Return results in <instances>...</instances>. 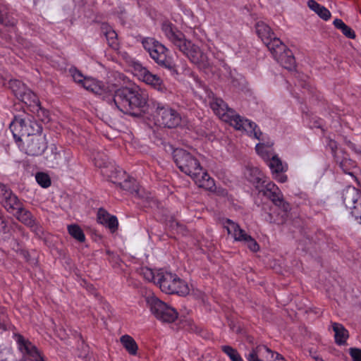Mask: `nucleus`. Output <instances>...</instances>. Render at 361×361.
I'll use <instances>...</instances> for the list:
<instances>
[{"label": "nucleus", "instance_id": "1", "mask_svg": "<svg viewBox=\"0 0 361 361\" xmlns=\"http://www.w3.org/2000/svg\"><path fill=\"white\" fill-rule=\"evenodd\" d=\"M161 30L166 37L193 63L200 67L209 65L208 57L200 47L185 38V35L173 24H162Z\"/></svg>", "mask_w": 361, "mask_h": 361}, {"label": "nucleus", "instance_id": "28", "mask_svg": "<svg viewBox=\"0 0 361 361\" xmlns=\"http://www.w3.org/2000/svg\"><path fill=\"white\" fill-rule=\"evenodd\" d=\"M273 143H259L256 145L257 154L267 162L275 154L272 148Z\"/></svg>", "mask_w": 361, "mask_h": 361}, {"label": "nucleus", "instance_id": "31", "mask_svg": "<svg viewBox=\"0 0 361 361\" xmlns=\"http://www.w3.org/2000/svg\"><path fill=\"white\" fill-rule=\"evenodd\" d=\"M339 166L344 173L355 178L357 171L355 163L350 159L344 158L339 162Z\"/></svg>", "mask_w": 361, "mask_h": 361}, {"label": "nucleus", "instance_id": "25", "mask_svg": "<svg viewBox=\"0 0 361 361\" xmlns=\"http://www.w3.org/2000/svg\"><path fill=\"white\" fill-rule=\"evenodd\" d=\"M7 212L14 214L18 210L20 209L23 204L20 202L18 197L11 192L5 200L0 202Z\"/></svg>", "mask_w": 361, "mask_h": 361}, {"label": "nucleus", "instance_id": "9", "mask_svg": "<svg viewBox=\"0 0 361 361\" xmlns=\"http://www.w3.org/2000/svg\"><path fill=\"white\" fill-rule=\"evenodd\" d=\"M223 225L228 233L231 235L235 241L243 243L252 252L259 250V246L256 240L240 228L238 224L230 219H226Z\"/></svg>", "mask_w": 361, "mask_h": 361}, {"label": "nucleus", "instance_id": "46", "mask_svg": "<svg viewBox=\"0 0 361 361\" xmlns=\"http://www.w3.org/2000/svg\"><path fill=\"white\" fill-rule=\"evenodd\" d=\"M274 178L280 183H285L287 181V176L281 173H274Z\"/></svg>", "mask_w": 361, "mask_h": 361}, {"label": "nucleus", "instance_id": "23", "mask_svg": "<svg viewBox=\"0 0 361 361\" xmlns=\"http://www.w3.org/2000/svg\"><path fill=\"white\" fill-rule=\"evenodd\" d=\"M333 331H334L335 342L338 345H343L349 336L348 330L340 323L331 322Z\"/></svg>", "mask_w": 361, "mask_h": 361}, {"label": "nucleus", "instance_id": "40", "mask_svg": "<svg viewBox=\"0 0 361 361\" xmlns=\"http://www.w3.org/2000/svg\"><path fill=\"white\" fill-rule=\"evenodd\" d=\"M142 45L145 49L149 54L152 52L153 49H154L157 47V44H159V42L156 41L153 38L147 37L145 38L142 41Z\"/></svg>", "mask_w": 361, "mask_h": 361}, {"label": "nucleus", "instance_id": "49", "mask_svg": "<svg viewBox=\"0 0 361 361\" xmlns=\"http://www.w3.org/2000/svg\"><path fill=\"white\" fill-rule=\"evenodd\" d=\"M348 146H349L351 149H353V150H355L357 153H358V154H361V147H359V149H357V147H356L354 143H353V142H350V141L348 142Z\"/></svg>", "mask_w": 361, "mask_h": 361}, {"label": "nucleus", "instance_id": "5", "mask_svg": "<svg viewBox=\"0 0 361 361\" xmlns=\"http://www.w3.org/2000/svg\"><path fill=\"white\" fill-rule=\"evenodd\" d=\"M173 158L178 169L190 177H195L201 173L199 161L190 152L183 149H176L173 152Z\"/></svg>", "mask_w": 361, "mask_h": 361}, {"label": "nucleus", "instance_id": "54", "mask_svg": "<svg viewBox=\"0 0 361 361\" xmlns=\"http://www.w3.org/2000/svg\"><path fill=\"white\" fill-rule=\"evenodd\" d=\"M315 361H324L322 357H319L318 356L314 357Z\"/></svg>", "mask_w": 361, "mask_h": 361}, {"label": "nucleus", "instance_id": "2", "mask_svg": "<svg viewBox=\"0 0 361 361\" xmlns=\"http://www.w3.org/2000/svg\"><path fill=\"white\" fill-rule=\"evenodd\" d=\"M148 101L147 92L138 87H121L114 91L113 102L116 107L124 114H137Z\"/></svg>", "mask_w": 361, "mask_h": 361}, {"label": "nucleus", "instance_id": "3", "mask_svg": "<svg viewBox=\"0 0 361 361\" xmlns=\"http://www.w3.org/2000/svg\"><path fill=\"white\" fill-rule=\"evenodd\" d=\"M210 106L213 111L222 121L229 123L236 130H245L247 133L252 134L257 140H262V133L257 129V125L248 119H245L234 110L228 107L226 104L219 98H215L210 102Z\"/></svg>", "mask_w": 361, "mask_h": 361}, {"label": "nucleus", "instance_id": "14", "mask_svg": "<svg viewBox=\"0 0 361 361\" xmlns=\"http://www.w3.org/2000/svg\"><path fill=\"white\" fill-rule=\"evenodd\" d=\"M135 71L137 72V75L139 76L140 79L146 84L152 86L153 88L161 92H164L166 90L165 85L163 84L162 80L158 75L150 73L141 64L136 63L135 65Z\"/></svg>", "mask_w": 361, "mask_h": 361}, {"label": "nucleus", "instance_id": "30", "mask_svg": "<svg viewBox=\"0 0 361 361\" xmlns=\"http://www.w3.org/2000/svg\"><path fill=\"white\" fill-rule=\"evenodd\" d=\"M272 173H283L287 170V166L284 165L276 154L267 161Z\"/></svg>", "mask_w": 361, "mask_h": 361}, {"label": "nucleus", "instance_id": "35", "mask_svg": "<svg viewBox=\"0 0 361 361\" xmlns=\"http://www.w3.org/2000/svg\"><path fill=\"white\" fill-rule=\"evenodd\" d=\"M221 350L230 358L231 361H243L238 352L230 345H222Z\"/></svg>", "mask_w": 361, "mask_h": 361}, {"label": "nucleus", "instance_id": "21", "mask_svg": "<svg viewBox=\"0 0 361 361\" xmlns=\"http://www.w3.org/2000/svg\"><path fill=\"white\" fill-rule=\"evenodd\" d=\"M112 182L118 185L123 190L128 191L134 197L142 198V195L140 192V188L134 179H126L123 182H118L117 180H112Z\"/></svg>", "mask_w": 361, "mask_h": 361}, {"label": "nucleus", "instance_id": "10", "mask_svg": "<svg viewBox=\"0 0 361 361\" xmlns=\"http://www.w3.org/2000/svg\"><path fill=\"white\" fill-rule=\"evenodd\" d=\"M248 361H285L279 353H274L264 345H258L245 355Z\"/></svg>", "mask_w": 361, "mask_h": 361}, {"label": "nucleus", "instance_id": "12", "mask_svg": "<svg viewBox=\"0 0 361 361\" xmlns=\"http://www.w3.org/2000/svg\"><path fill=\"white\" fill-rule=\"evenodd\" d=\"M256 32L269 51L274 49V47L281 49L284 48V44L276 37L268 24H257Z\"/></svg>", "mask_w": 361, "mask_h": 361}, {"label": "nucleus", "instance_id": "22", "mask_svg": "<svg viewBox=\"0 0 361 361\" xmlns=\"http://www.w3.org/2000/svg\"><path fill=\"white\" fill-rule=\"evenodd\" d=\"M63 155L61 150H59L54 145L50 147L49 152L45 159L47 164L51 168L58 167L62 161Z\"/></svg>", "mask_w": 361, "mask_h": 361}, {"label": "nucleus", "instance_id": "11", "mask_svg": "<svg viewBox=\"0 0 361 361\" xmlns=\"http://www.w3.org/2000/svg\"><path fill=\"white\" fill-rule=\"evenodd\" d=\"M85 90L95 94L102 96L104 99L114 96L116 87L113 85H106L102 81L92 78H87L82 86Z\"/></svg>", "mask_w": 361, "mask_h": 361}, {"label": "nucleus", "instance_id": "17", "mask_svg": "<svg viewBox=\"0 0 361 361\" xmlns=\"http://www.w3.org/2000/svg\"><path fill=\"white\" fill-rule=\"evenodd\" d=\"M274 59L285 68L292 70L295 67V58L290 50L288 49L284 45L283 49H279L274 47V49L270 50Z\"/></svg>", "mask_w": 361, "mask_h": 361}, {"label": "nucleus", "instance_id": "51", "mask_svg": "<svg viewBox=\"0 0 361 361\" xmlns=\"http://www.w3.org/2000/svg\"><path fill=\"white\" fill-rule=\"evenodd\" d=\"M33 361H44L43 357L39 355L37 358H35Z\"/></svg>", "mask_w": 361, "mask_h": 361}, {"label": "nucleus", "instance_id": "41", "mask_svg": "<svg viewBox=\"0 0 361 361\" xmlns=\"http://www.w3.org/2000/svg\"><path fill=\"white\" fill-rule=\"evenodd\" d=\"M70 73L74 81L82 87L85 80L87 78L84 77L81 72L75 68H71Z\"/></svg>", "mask_w": 361, "mask_h": 361}, {"label": "nucleus", "instance_id": "16", "mask_svg": "<svg viewBox=\"0 0 361 361\" xmlns=\"http://www.w3.org/2000/svg\"><path fill=\"white\" fill-rule=\"evenodd\" d=\"M25 143V152L30 156L41 155L47 148L45 137L41 135L28 137Z\"/></svg>", "mask_w": 361, "mask_h": 361}, {"label": "nucleus", "instance_id": "32", "mask_svg": "<svg viewBox=\"0 0 361 361\" xmlns=\"http://www.w3.org/2000/svg\"><path fill=\"white\" fill-rule=\"evenodd\" d=\"M68 233L76 240L82 243L85 240V235L81 228L77 224H71L68 227Z\"/></svg>", "mask_w": 361, "mask_h": 361}, {"label": "nucleus", "instance_id": "52", "mask_svg": "<svg viewBox=\"0 0 361 361\" xmlns=\"http://www.w3.org/2000/svg\"><path fill=\"white\" fill-rule=\"evenodd\" d=\"M25 126H26V128L29 130H30V123H29V120H25Z\"/></svg>", "mask_w": 361, "mask_h": 361}, {"label": "nucleus", "instance_id": "55", "mask_svg": "<svg viewBox=\"0 0 361 361\" xmlns=\"http://www.w3.org/2000/svg\"><path fill=\"white\" fill-rule=\"evenodd\" d=\"M96 165L98 166L99 167L106 166L105 164H99L98 163L97 161H96Z\"/></svg>", "mask_w": 361, "mask_h": 361}, {"label": "nucleus", "instance_id": "26", "mask_svg": "<svg viewBox=\"0 0 361 361\" xmlns=\"http://www.w3.org/2000/svg\"><path fill=\"white\" fill-rule=\"evenodd\" d=\"M13 215H15L20 222L30 228H34L36 226L35 219L33 216L23 207L18 210Z\"/></svg>", "mask_w": 361, "mask_h": 361}, {"label": "nucleus", "instance_id": "36", "mask_svg": "<svg viewBox=\"0 0 361 361\" xmlns=\"http://www.w3.org/2000/svg\"><path fill=\"white\" fill-rule=\"evenodd\" d=\"M159 270L154 271L148 267H142L140 274L148 281H153L157 284V272Z\"/></svg>", "mask_w": 361, "mask_h": 361}, {"label": "nucleus", "instance_id": "53", "mask_svg": "<svg viewBox=\"0 0 361 361\" xmlns=\"http://www.w3.org/2000/svg\"><path fill=\"white\" fill-rule=\"evenodd\" d=\"M333 23H343L342 20L341 19H338V18H336L334 19V20L333 21Z\"/></svg>", "mask_w": 361, "mask_h": 361}, {"label": "nucleus", "instance_id": "48", "mask_svg": "<svg viewBox=\"0 0 361 361\" xmlns=\"http://www.w3.org/2000/svg\"><path fill=\"white\" fill-rule=\"evenodd\" d=\"M8 231L7 224L2 216H0V233H6Z\"/></svg>", "mask_w": 361, "mask_h": 361}, {"label": "nucleus", "instance_id": "8", "mask_svg": "<svg viewBox=\"0 0 361 361\" xmlns=\"http://www.w3.org/2000/svg\"><path fill=\"white\" fill-rule=\"evenodd\" d=\"M154 107L155 108L156 121L159 126L171 128L180 124L181 118L179 114L169 106L155 102Z\"/></svg>", "mask_w": 361, "mask_h": 361}, {"label": "nucleus", "instance_id": "56", "mask_svg": "<svg viewBox=\"0 0 361 361\" xmlns=\"http://www.w3.org/2000/svg\"><path fill=\"white\" fill-rule=\"evenodd\" d=\"M118 174L121 175V176H124V172L121 171H119L118 172Z\"/></svg>", "mask_w": 361, "mask_h": 361}, {"label": "nucleus", "instance_id": "33", "mask_svg": "<svg viewBox=\"0 0 361 361\" xmlns=\"http://www.w3.org/2000/svg\"><path fill=\"white\" fill-rule=\"evenodd\" d=\"M25 104L29 105H38L39 99L37 96L29 88H27L23 94L19 97Z\"/></svg>", "mask_w": 361, "mask_h": 361}, {"label": "nucleus", "instance_id": "44", "mask_svg": "<svg viewBox=\"0 0 361 361\" xmlns=\"http://www.w3.org/2000/svg\"><path fill=\"white\" fill-rule=\"evenodd\" d=\"M350 354L353 361H361V350L359 348H352L350 349Z\"/></svg>", "mask_w": 361, "mask_h": 361}, {"label": "nucleus", "instance_id": "47", "mask_svg": "<svg viewBox=\"0 0 361 361\" xmlns=\"http://www.w3.org/2000/svg\"><path fill=\"white\" fill-rule=\"evenodd\" d=\"M82 350L80 353H79L78 354V356L80 357H82V358H86L87 354H88V352H89V348L87 345H85V343H82Z\"/></svg>", "mask_w": 361, "mask_h": 361}, {"label": "nucleus", "instance_id": "34", "mask_svg": "<svg viewBox=\"0 0 361 361\" xmlns=\"http://www.w3.org/2000/svg\"><path fill=\"white\" fill-rule=\"evenodd\" d=\"M9 87L18 99L27 88L24 83L18 80H11Z\"/></svg>", "mask_w": 361, "mask_h": 361}, {"label": "nucleus", "instance_id": "6", "mask_svg": "<svg viewBox=\"0 0 361 361\" xmlns=\"http://www.w3.org/2000/svg\"><path fill=\"white\" fill-rule=\"evenodd\" d=\"M146 302L152 314L162 322L171 323L178 317V312L173 307L153 295L146 298Z\"/></svg>", "mask_w": 361, "mask_h": 361}, {"label": "nucleus", "instance_id": "45", "mask_svg": "<svg viewBox=\"0 0 361 361\" xmlns=\"http://www.w3.org/2000/svg\"><path fill=\"white\" fill-rule=\"evenodd\" d=\"M250 172L253 173L255 175H256V178L255 179L252 180V181H256L257 183H260V182L264 183V175L261 173V171H259L258 169H257V168L252 169H250Z\"/></svg>", "mask_w": 361, "mask_h": 361}, {"label": "nucleus", "instance_id": "39", "mask_svg": "<svg viewBox=\"0 0 361 361\" xmlns=\"http://www.w3.org/2000/svg\"><path fill=\"white\" fill-rule=\"evenodd\" d=\"M336 27L341 30L342 33L350 39H354L355 37V31L350 27L347 24H334Z\"/></svg>", "mask_w": 361, "mask_h": 361}, {"label": "nucleus", "instance_id": "15", "mask_svg": "<svg viewBox=\"0 0 361 361\" xmlns=\"http://www.w3.org/2000/svg\"><path fill=\"white\" fill-rule=\"evenodd\" d=\"M263 193L283 211L286 212L290 209L289 204L284 201L282 193L274 183H268L263 190Z\"/></svg>", "mask_w": 361, "mask_h": 361}, {"label": "nucleus", "instance_id": "27", "mask_svg": "<svg viewBox=\"0 0 361 361\" xmlns=\"http://www.w3.org/2000/svg\"><path fill=\"white\" fill-rule=\"evenodd\" d=\"M308 7L316 13L323 20H328L331 17L330 11L324 6L319 4L314 0H309L307 1Z\"/></svg>", "mask_w": 361, "mask_h": 361}, {"label": "nucleus", "instance_id": "19", "mask_svg": "<svg viewBox=\"0 0 361 361\" xmlns=\"http://www.w3.org/2000/svg\"><path fill=\"white\" fill-rule=\"evenodd\" d=\"M16 341L21 353L23 355H28L32 361L40 355L35 345L23 336L20 335L17 336Z\"/></svg>", "mask_w": 361, "mask_h": 361}, {"label": "nucleus", "instance_id": "20", "mask_svg": "<svg viewBox=\"0 0 361 361\" xmlns=\"http://www.w3.org/2000/svg\"><path fill=\"white\" fill-rule=\"evenodd\" d=\"M97 221L99 224L109 228L112 232L118 228V220L115 216L111 215L105 209L100 208L97 212Z\"/></svg>", "mask_w": 361, "mask_h": 361}, {"label": "nucleus", "instance_id": "43", "mask_svg": "<svg viewBox=\"0 0 361 361\" xmlns=\"http://www.w3.org/2000/svg\"><path fill=\"white\" fill-rule=\"evenodd\" d=\"M11 192L6 185L0 183V202L5 200V198H7Z\"/></svg>", "mask_w": 361, "mask_h": 361}, {"label": "nucleus", "instance_id": "42", "mask_svg": "<svg viewBox=\"0 0 361 361\" xmlns=\"http://www.w3.org/2000/svg\"><path fill=\"white\" fill-rule=\"evenodd\" d=\"M30 123V128L28 131H30V135H41V133L42 131V127L36 121H30L29 120Z\"/></svg>", "mask_w": 361, "mask_h": 361}, {"label": "nucleus", "instance_id": "37", "mask_svg": "<svg viewBox=\"0 0 361 361\" xmlns=\"http://www.w3.org/2000/svg\"><path fill=\"white\" fill-rule=\"evenodd\" d=\"M105 36L109 47L113 49H118V42L116 32L113 30H109L106 31Z\"/></svg>", "mask_w": 361, "mask_h": 361}, {"label": "nucleus", "instance_id": "13", "mask_svg": "<svg viewBox=\"0 0 361 361\" xmlns=\"http://www.w3.org/2000/svg\"><path fill=\"white\" fill-rule=\"evenodd\" d=\"M166 52V48L159 43L149 54L157 64L168 69L172 73H176L177 71L173 59L167 55Z\"/></svg>", "mask_w": 361, "mask_h": 361}, {"label": "nucleus", "instance_id": "29", "mask_svg": "<svg viewBox=\"0 0 361 361\" xmlns=\"http://www.w3.org/2000/svg\"><path fill=\"white\" fill-rule=\"evenodd\" d=\"M121 343L129 354L135 355L137 353L138 347L135 341L129 335L122 336L120 338Z\"/></svg>", "mask_w": 361, "mask_h": 361}, {"label": "nucleus", "instance_id": "50", "mask_svg": "<svg viewBox=\"0 0 361 361\" xmlns=\"http://www.w3.org/2000/svg\"><path fill=\"white\" fill-rule=\"evenodd\" d=\"M329 146L333 151L337 148L336 142L334 140L329 141Z\"/></svg>", "mask_w": 361, "mask_h": 361}, {"label": "nucleus", "instance_id": "18", "mask_svg": "<svg viewBox=\"0 0 361 361\" xmlns=\"http://www.w3.org/2000/svg\"><path fill=\"white\" fill-rule=\"evenodd\" d=\"M9 128L16 142L21 141L22 137L25 136H26L27 138L30 137V131H28L26 128L25 119L19 116L15 117L13 121L11 123Z\"/></svg>", "mask_w": 361, "mask_h": 361}, {"label": "nucleus", "instance_id": "4", "mask_svg": "<svg viewBox=\"0 0 361 361\" xmlns=\"http://www.w3.org/2000/svg\"><path fill=\"white\" fill-rule=\"evenodd\" d=\"M157 282L161 290L166 294L185 296L190 292L188 285L176 274L159 269L157 272Z\"/></svg>", "mask_w": 361, "mask_h": 361}, {"label": "nucleus", "instance_id": "7", "mask_svg": "<svg viewBox=\"0 0 361 361\" xmlns=\"http://www.w3.org/2000/svg\"><path fill=\"white\" fill-rule=\"evenodd\" d=\"M341 198L354 221L361 225V191L355 187L348 186L343 190Z\"/></svg>", "mask_w": 361, "mask_h": 361}, {"label": "nucleus", "instance_id": "24", "mask_svg": "<svg viewBox=\"0 0 361 361\" xmlns=\"http://www.w3.org/2000/svg\"><path fill=\"white\" fill-rule=\"evenodd\" d=\"M195 183L200 187L206 190H212L214 187V180L208 173L201 167V173L197 174L195 177H191Z\"/></svg>", "mask_w": 361, "mask_h": 361}, {"label": "nucleus", "instance_id": "38", "mask_svg": "<svg viewBox=\"0 0 361 361\" xmlns=\"http://www.w3.org/2000/svg\"><path fill=\"white\" fill-rule=\"evenodd\" d=\"M35 179L37 183L42 188H47L51 185V179L48 174L39 172L35 176Z\"/></svg>", "mask_w": 361, "mask_h": 361}]
</instances>
